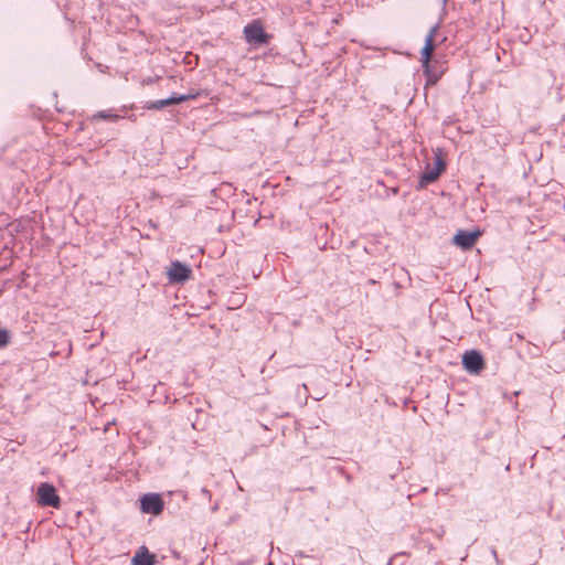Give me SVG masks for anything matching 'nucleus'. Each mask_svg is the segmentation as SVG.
Masks as SVG:
<instances>
[{
  "mask_svg": "<svg viewBox=\"0 0 565 565\" xmlns=\"http://www.w3.org/2000/svg\"><path fill=\"white\" fill-rule=\"evenodd\" d=\"M243 34L246 42L249 44L263 45L268 44L271 40V35L265 32L260 19H255L249 24L245 25Z\"/></svg>",
  "mask_w": 565,
  "mask_h": 565,
  "instance_id": "f257e3e1",
  "label": "nucleus"
},
{
  "mask_svg": "<svg viewBox=\"0 0 565 565\" xmlns=\"http://www.w3.org/2000/svg\"><path fill=\"white\" fill-rule=\"evenodd\" d=\"M166 106H169L168 99H160L154 102H149L145 106L147 109H161Z\"/></svg>",
  "mask_w": 565,
  "mask_h": 565,
  "instance_id": "9b49d317",
  "label": "nucleus"
},
{
  "mask_svg": "<svg viewBox=\"0 0 565 565\" xmlns=\"http://www.w3.org/2000/svg\"><path fill=\"white\" fill-rule=\"evenodd\" d=\"M473 2H477L478 0H472Z\"/></svg>",
  "mask_w": 565,
  "mask_h": 565,
  "instance_id": "dca6fc26",
  "label": "nucleus"
},
{
  "mask_svg": "<svg viewBox=\"0 0 565 565\" xmlns=\"http://www.w3.org/2000/svg\"><path fill=\"white\" fill-rule=\"evenodd\" d=\"M192 269L179 260L172 262L167 270V277L170 282H184L190 279Z\"/></svg>",
  "mask_w": 565,
  "mask_h": 565,
  "instance_id": "7ed1b4c3",
  "label": "nucleus"
},
{
  "mask_svg": "<svg viewBox=\"0 0 565 565\" xmlns=\"http://www.w3.org/2000/svg\"><path fill=\"white\" fill-rule=\"evenodd\" d=\"M154 555L150 554L145 546H142L132 557L134 565H154Z\"/></svg>",
  "mask_w": 565,
  "mask_h": 565,
  "instance_id": "1a4fd4ad",
  "label": "nucleus"
},
{
  "mask_svg": "<svg viewBox=\"0 0 565 565\" xmlns=\"http://www.w3.org/2000/svg\"><path fill=\"white\" fill-rule=\"evenodd\" d=\"M95 117L105 119V120H109V121H117L120 118V116L113 114L110 111H99L98 114L95 115Z\"/></svg>",
  "mask_w": 565,
  "mask_h": 565,
  "instance_id": "f8f14e48",
  "label": "nucleus"
},
{
  "mask_svg": "<svg viewBox=\"0 0 565 565\" xmlns=\"http://www.w3.org/2000/svg\"><path fill=\"white\" fill-rule=\"evenodd\" d=\"M163 507L164 502L157 493H148L140 499V509L143 513L159 515Z\"/></svg>",
  "mask_w": 565,
  "mask_h": 565,
  "instance_id": "20e7f679",
  "label": "nucleus"
},
{
  "mask_svg": "<svg viewBox=\"0 0 565 565\" xmlns=\"http://www.w3.org/2000/svg\"><path fill=\"white\" fill-rule=\"evenodd\" d=\"M191 97L192 96L173 95L167 99H168L169 105H175V104H180L182 102L190 100Z\"/></svg>",
  "mask_w": 565,
  "mask_h": 565,
  "instance_id": "ddd939ff",
  "label": "nucleus"
},
{
  "mask_svg": "<svg viewBox=\"0 0 565 565\" xmlns=\"http://www.w3.org/2000/svg\"><path fill=\"white\" fill-rule=\"evenodd\" d=\"M10 341V332L6 329H0V348L8 345Z\"/></svg>",
  "mask_w": 565,
  "mask_h": 565,
  "instance_id": "4468645a",
  "label": "nucleus"
},
{
  "mask_svg": "<svg viewBox=\"0 0 565 565\" xmlns=\"http://www.w3.org/2000/svg\"><path fill=\"white\" fill-rule=\"evenodd\" d=\"M445 170V164L441 159H437L435 167L427 169L420 177V186L435 182Z\"/></svg>",
  "mask_w": 565,
  "mask_h": 565,
  "instance_id": "6e6552de",
  "label": "nucleus"
},
{
  "mask_svg": "<svg viewBox=\"0 0 565 565\" xmlns=\"http://www.w3.org/2000/svg\"><path fill=\"white\" fill-rule=\"evenodd\" d=\"M422 66H423V70H424V74L426 76V85H425V87L434 86L438 82V79L441 77V72L435 70L430 65V62H427V64H422Z\"/></svg>",
  "mask_w": 565,
  "mask_h": 565,
  "instance_id": "9d476101",
  "label": "nucleus"
},
{
  "mask_svg": "<svg viewBox=\"0 0 565 565\" xmlns=\"http://www.w3.org/2000/svg\"><path fill=\"white\" fill-rule=\"evenodd\" d=\"M480 235L481 232L479 231H458V233L452 238V243L462 249H470L477 243Z\"/></svg>",
  "mask_w": 565,
  "mask_h": 565,
  "instance_id": "0eeeda50",
  "label": "nucleus"
},
{
  "mask_svg": "<svg viewBox=\"0 0 565 565\" xmlns=\"http://www.w3.org/2000/svg\"><path fill=\"white\" fill-rule=\"evenodd\" d=\"M439 31L438 25H434L430 28L428 34L425 39V45L420 51V62L422 64H427V62H430L433 53L436 49V38Z\"/></svg>",
  "mask_w": 565,
  "mask_h": 565,
  "instance_id": "423d86ee",
  "label": "nucleus"
},
{
  "mask_svg": "<svg viewBox=\"0 0 565 565\" xmlns=\"http://www.w3.org/2000/svg\"><path fill=\"white\" fill-rule=\"evenodd\" d=\"M199 95H200V93H190L186 96H193L190 99H195Z\"/></svg>",
  "mask_w": 565,
  "mask_h": 565,
  "instance_id": "2eb2a0df",
  "label": "nucleus"
},
{
  "mask_svg": "<svg viewBox=\"0 0 565 565\" xmlns=\"http://www.w3.org/2000/svg\"><path fill=\"white\" fill-rule=\"evenodd\" d=\"M462 365L467 372L478 374L484 369V361L478 351L471 350L463 354Z\"/></svg>",
  "mask_w": 565,
  "mask_h": 565,
  "instance_id": "39448f33",
  "label": "nucleus"
},
{
  "mask_svg": "<svg viewBox=\"0 0 565 565\" xmlns=\"http://www.w3.org/2000/svg\"><path fill=\"white\" fill-rule=\"evenodd\" d=\"M36 502L40 507H52L58 509L61 507V499L53 484L42 482L36 490Z\"/></svg>",
  "mask_w": 565,
  "mask_h": 565,
  "instance_id": "f03ea898",
  "label": "nucleus"
}]
</instances>
